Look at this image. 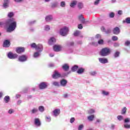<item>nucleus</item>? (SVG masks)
<instances>
[{"label": "nucleus", "mask_w": 130, "mask_h": 130, "mask_svg": "<svg viewBox=\"0 0 130 130\" xmlns=\"http://www.w3.org/2000/svg\"><path fill=\"white\" fill-rule=\"evenodd\" d=\"M89 75H90V76H95L97 75V72L91 71V72H89Z\"/></svg>", "instance_id": "obj_42"}, {"label": "nucleus", "mask_w": 130, "mask_h": 130, "mask_svg": "<svg viewBox=\"0 0 130 130\" xmlns=\"http://www.w3.org/2000/svg\"><path fill=\"white\" fill-rule=\"evenodd\" d=\"M74 121H75V118H71L70 119V122L71 123H73V122H74Z\"/></svg>", "instance_id": "obj_64"}, {"label": "nucleus", "mask_w": 130, "mask_h": 130, "mask_svg": "<svg viewBox=\"0 0 130 130\" xmlns=\"http://www.w3.org/2000/svg\"><path fill=\"white\" fill-rule=\"evenodd\" d=\"M111 32V30L110 28L107 29V30L106 29V30L105 31L106 34H110Z\"/></svg>", "instance_id": "obj_52"}, {"label": "nucleus", "mask_w": 130, "mask_h": 130, "mask_svg": "<svg viewBox=\"0 0 130 130\" xmlns=\"http://www.w3.org/2000/svg\"><path fill=\"white\" fill-rule=\"evenodd\" d=\"M58 5V3L57 2H54L51 4V8L54 9L57 7V5Z\"/></svg>", "instance_id": "obj_32"}, {"label": "nucleus", "mask_w": 130, "mask_h": 130, "mask_svg": "<svg viewBox=\"0 0 130 130\" xmlns=\"http://www.w3.org/2000/svg\"><path fill=\"white\" fill-rule=\"evenodd\" d=\"M7 56L10 59H16V58L18 57V54L12 52H9L8 53Z\"/></svg>", "instance_id": "obj_6"}, {"label": "nucleus", "mask_w": 130, "mask_h": 130, "mask_svg": "<svg viewBox=\"0 0 130 130\" xmlns=\"http://www.w3.org/2000/svg\"><path fill=\"white\" fill-rule=\"evenodd\" d=\"M27 60L28 56L26 55H21L18 57V60L20 62H25V61H27Z\"/></svg>", "instance_id": "obj_7"}, {"label": "nucleus", "mask_w": 130, "mask_h": 130, "mask_svg": "<svg viewBox=\"0 0 130 130\" xmlns=\"http://www.w3.org/2000/svg\"><path fill=\"white\" fill-rule=\"evenodd\" d=\"M34 124L37 127H40V126H41V121H40V119H39V118H35Z\"/></svg>", "instance_id": "obj_8"}, {"label": "nucleus", "mask_w": 130, "mask_h": 130, "mask_svg": "<svg viewBox=\"0 0 130 130\" xmlns=\"http://www.w3.org/2000/svg\"><path fill=\"white\" fill-rule=\"evenodd\" d=\"M63 98H65L66 99H67V98H69V94L68 93H65L63 95Z\"/></svg>", "instance_id": "obj_62"}, {"label": "nucleus", "mask_w": 130, "mask_h": 130, "mask_svg": "<svg viewBox=\"0 0 130 130\" xmlns=\"http://www.w3.org/2000/svg\"><path fill=\"white\" fill-rule=\"evenodd\" d=\"M8 26L7 31V32H11L15 31L17 28V21L14 18L7 19L5 22H0V27L3 26Z\"/></svg>", "instance_id": "obj_1"}, {"label": "nucleus", "mask_w": 130, "mask_h": 130, "mask_svg": "<svg viewBox=\"0 0 130 130\" xmlns=\"http://www.w3.org/2000/svg\"><path fill=\"white\" fill-rule=\"evenodd\" d=\"M101 93L103 96H109L110 92H109V91L103 90L101 91Z\"/></svg>", "instance_id": "obj_25"}, {"label": "nucleus", "mask_w": 130, "mask_h": 130, "mask_svg": "<svg viewBox=\"0 0 130 130\" xmlns=\"http://www.w3.org/2000/svg\"><path fill=\"white\" fill-rule=\"evenodd\" d=\"M111 53V51L110 50V49L109 48L105 47L101 50L100 54L102 56H107L109 55Z\"/></svg>", "instance_id": "obj_3"}, {"label": "nucleus", "mask_w": 130, "mask_h": 130, "mask_svg": "<svg viewBox=\"0 0 130 130\" xmlns=\"http://www.w3.org/2000/svg\"><path fill=\"white\" fill-rule=\"evenodd\" d=\"M14 110L10 109L8 111V113H9V114H12V113H14Z\"/></svg>", "instance_id": "obj_57"}, {"label": "nucleus", "mask_w": 130, "mask_h": 130, "mask_svg": "<svg viewBox=\"0 0 130 130\" xmlns=\"http://www.w3.org/2000/svg\"><path fill=\"white\" fill-rule=\"evenodd\" d=\"M60 7L62 8H64L66 7V2L62 1L60 2Z\"/></svg>", "instance_id": "obj_43"}, {"label": "nucleus", "mask_w": 130, "mask_h": 130, "mask_svg": "<svg viewBox=\"0 0 130 130\" xmlns=\"http://www.w3.org/2000/svg\"><path fill=\"white\" fill-rule=\"evenodd\" d=\"M45 31H49L50 30V26L49 25H46L44 26Z\"/></svg>", "instance_id": "obj_39"}, {"label": "nucleus", "mask_w": 130, "mask_h": 130, "mask_svg": "<svg viewBox=\"0 0 130 130\" xmlns=\"http://www.w3.org/2000/svg\"><path fill=\"white\" fill-rule=\"evenodd\" d=\"M99 3H100V0H95V1L94 3V5L95 6H97L99 4Z\"/></svg>", "instance_id": "obj_56"}, {"label": "nucleus", "mask_w": 130, "mask_h": 130, "mask_svg": "<svg viewBox=\"0 0 130 130\" xmlns=\"http://www.w3.org/2000/svg\"><path fill=\"white\" fill-rule=\"evenodd\" d=\"M53 116L54 117H57L58 115L60 114V109H55L53 111Z\"/></svg>", "instance_id": "obj_9"}, {"label": "nucleus", "mask_w": 130, "mask_h": 130, "mask_svg": "<svg viewBox=\"0 0 130 130\" xmlns=\"http://www.w3.org/2000/svg\"><path fill=\"white\" fill-rule=\"evenodd\" d=\"M30 47L31 48H35L36 51L39 52L41 53L42 51H43V45H42L41 44L36 45V43H34L30 44Z\"/></svg>", "instance_id": "obj_2"}, {"label": "nucleus", "mask_w": 130, "mask_h": 130, "mask_svg": "<svg viewBox=\"0 0 130 130\" xmlns=\"http://www.w3.org/2000/svg\"><path fill=\"white\" fill-rule=\"evenodd\" d=\"M55 42H56V40L54 38H51L48 41V44L50 45H53Z\"/></svg>", "instance_id": "obj_21"}, {"label": "nucleus", "mask_w": 130, "mask_h": 130, "mask_svg": "<svg viewBox=\"0 0 130 130\" xmlns=\"http://www.w3.org/2000/svg\"><path fill=\"white\" fill-rule=\"evenodd\" d=\"M10 45H11V44L9 40H6L4 42L3 47H10Z\"/></svg>", "instance_id": "obj_22"}, {"label": "nucleus", "mask_w": 130, "mask_h": 130, "mask_svg": "<svg viewBox=\"0 0 130 130\" xmlns=\"http://www.w3.org/2000/svg\"><path fill=\"white\" fill-rule=\"evenodd\" d=\"M59 33L61 36H67L69 33V27L64 26L61 28Z\"/></svg>", "instance_id": "obj_4"}, {"label": "nucleus", "mask_w": 130, "mask_h": 130, "mask_svg": "<svg viewBox=\"0 0 130 130\" xmlns=\"http://www.w3.org/2000/svg\"><path fill=\"white\" fill-rule=\"evenodd\" d=\"M60 77H61V75L56 71H55L52 75L53 79H58L59 78H60Z\"/></svg>", "instance_id": "obj_11"}, {"label": "nucleus", "mask_w": 130, "mask_h": 130, "mask_svg": "<svg viewBox=\"0 0 130 130\" xmlns=\"http://www.w3.org/2000/svg\"><path fill=\"white\" fill-rule=\"evenodd\" d=\"M79 21L82 23V24H86L87 23V21H86V19H85V18H84V16L83 15L81 14L80 15L78 16V17Z\"/></svg>", "instance_id": "obj_10"}, {"label": "nucleus", "mask_w": 130, "mask_h": 130, "mask_svg": "<svg viewBox=\"0 0 130 130\" xmlns=\"http://www.w3.org/2000/svg\"><path fill=\"white\" fill-rule=\"evenodd\" d=\"M123 126L124 128H126L127 129H128V128H130V124L127 123H124L123 124Z\"/></svg>", "instance_id": "obj_37"}, {"label": "nucleus", "mask_w": 130, "mask_h": 130, "mask_svg": "<svg viewBox=\"0 0 130 130\" xmlns=\"http://www.w3.org/2000/svg\"><path fill=\"white\" fill-rule=\"evenodd\" d=\"M4 101L5 103H9L10 102V96L9 95L6 96L4 98Z\"/></svg>", "instance_id": "obj_34"}, {"label": "nucleus", "mask_w": 130, "mask_h": 130, "mask_svg": "<svg viewBox=\"0 0 130 130\" xmlns=\"http://www.w3.org/2000/svg\"><path fill=\"white\" fill-rule=\"evenodd\" d=\"M95 38L96 39H101V35L98 34L95 36Z\"/></svg>", "instance_id": "obj_59"}, {"label": "nucleus", "mask_w": 130, "mask_h": 130, "mask_svg": "<svg viewBox=\"0 0 130 130\" xmlns=\"http://www.w3.org/2000/svg\"><path fill=\"white\" fill-rule=\"evenodd\" d=\"M117 118L119 121H121V120H123V116L122 115H118L117 116Z\"/></svg>", "instance_id": "obj_40"}, {"label": "nucleus", "mask_w": 130, "mask_h": 130, "mask_svg": "<svg viewBox=\"0 0 130 130\" xmlns=\"http://www.w3.org/2000/svg\"><path fill=\"white\" fill-rule=\"evenodd\" d=\"M113 32L114 34H115V35H118V34L120 33V30L119 29V27H115L113 30Z\"/></svg>", "instance_id": "obj_20"}, {"label": "nucleus", "mask_w": 130, "mask_h": 130, "mask_svg": "<svg viewBox=\"0 0 130 130\" xmlns=\"http://www.w3.org/2000/svg\"><path fill=\"white\" fill-rule=\"evenodd\" d=\"M114 15H115V14H114V13H113V12H111L109 14L110 18H114Z\"/></svg>", "instance_id": "obj_53"}, {"label": "nucleus", "mask_w": 130, "mask_h": 130, "mask_svg": "<svg viewBox=\"0 0 130 130\" xmlns=\"http://www.w3.org/2000/svg\"><path fill=\"white\" fill-rule=\"evenodd\" d=\"M14 2H15V3H23V2H24L25 0H14Z\"/></svg>", "instance_id": "obj_58"}, {"label": "nucleus", "mask_w": 130, "mask_h": 130, "mask_svg": "<svg viewBox=\"0 0 130 130\" xmlns=\"http://www.w3.org/2000/svg\"><path fill=\"white\" fill-rule=\"evenodd\" d=\"M9 4H10L9 0H4V3L3 5L4 9H8L9 7Z\"/></svg>", "instance_id": "obj_18"}, {"label": "nucleus", "mask_w": 130, "mask_h": 130, "mask_svg": "<svg viewBox=\"0 0 130 130\" xmlns=\"http://www.w3.org/2000/svg\"><path fill=\"white\" fill-rule=\"evenodd\" d=\"M83 128H84V125L83 124H80L78 128V130H82Z\"/></svg>", "instance_id": "obj_50"}, {"label": "nucleus", "mask_w": 130, "mask_h": 130, "mask_svg": "<svg viewBox=\"0 0 130 130\" xmlns=\"http://www.w3.org/2000/svg\"><path fill=\"white\" fill-rule=\"evenodd\" d=\"M48 86H49V84L48 83L43 82L40 83L39 87L41 90H44V89L47 88Z\"/></svg>", "instance_id": "obj_5"}, {"label": "nucleus", "mask_w": 130, "mask_h": 130, "mask_svg": "<svg viewBox=\"0 0 130 130\" xmlns=\"http://www.w3.org/2000/svg\"><path fill=\"white\" fill-rule=\"evenodd\" d=\"M46 121H48V122H50L51 121V117L50 116H46Z\"/></svg>", "instance_id": "obj_44"}, {"label": "nucleus", "mask_w": 130, "mask_h": 130, "mask_svg": "<svg viewBox=\"0 0 130 130\" xmlns=\"http://www.w3.org/2000/svg\"><path fill=\"white\" fill-rule=\"evenodd\" d=\"M103 43H104V41H103V40H100L98 41V44H100V45L103 44Z\"/></svg>", "instance_id": "obj_54"}, {"label": "nucleus", "mask_w": 130, "mask_h": 130, "mask_svg": "<svg viewBox=\"0 0 130 130\" xmlns=\"http://www.w3.org/2000/svg\"><path fill=\"white\" fill-rule=\"evenodd\" d=\"M88 114H93V113H95V110L93 109H90L87 111Z\"/></svg>", "instance_id": "obj_36"}, {"label": "nucleus", "mask_w": 130, "mask_h": 130, "mask_svg": "<svg viewBox=\"0 0 130 130\" xmlns=\"http://www.w3.org/2000/svg\"><path fill=\"white\" fill-rule=\"evenodd\" d=\"M90 45H92L93 46H98V43L96 42H93L90 43Z\"/></svg>", "instance_id": "obj_45"}, {"label": "nucleus", "mask_w": 130, "mask_h": 130, "mask_svg": "<svg viewBox=\"0 0 130 130\" xmlns=\"http://www.w3.org/2000/svg\"><path fill=\"white\" fill-rule=\"evenodd\" d=\"M129 121H130V119L128 118L125 119L124 120V123H127V122H129Z\"/></svg>", "instance_id": "obj_55"}, {"label": "nucleus", "mask_w": 130, "mask_h": 130, "mask_svg": "<svg viewBox=\"0 0 130 130\" xmlns=\"http://www.w3.org/2000/svg\"><path fill=\"white\" fill-rule=\"evenodd\" d=\"M77 5H78V1L77 0H74L71 2L70 4V7L74 9L76 8V6H77Z\"/></svg>", "instance_id": "obj_14"}, {"label": "nucleus", "mask_w": 130, "mask_h": 130, "mask_svg": "<svg viewBox=\"0 0 130 130\" xmlns=\"http://www.w3.org/2000/svg\"><path fill=\"white\" fill-rule=\"evenodd\" d=\"M52 85H53V86H55V87H59L60 86L59 82L57 81H53L52 83Z\"/></svg>", "instance_id": "obj_31"}, {"label": "nucleus", "mask_w": 130, "mask_h": 130, "mask_svg": "<svg viewBox=\"0 0 130 130\" xmlns=\"http://www.w3.org/2000/svg\"><path fill=\"white\" fill-rule=\"evenodd\" d=\"M77 73L79 75H82V74H84V73H85V69L83 68H80L78 69V70L77 71Z\"/></svg>", "instance_id": "obj_23"}, {"label": "nucleus", "mask_w": 130, "mask_h": 130, "mask_svg": "<svg viewBox=\"0 0 130 130\" xmlns=\"http://www.w3.org/2000/svg\"><path fill=\"white\" fill-rule=\"evenodd\" d=\"M62 68L66 72H68V71H69V70H70V66H69V64H64L62 66Z\"/></svg>", "instance_id": "obj_24"}, {"label": "nucleus", "mask_w": 130, "mask_h": 130, "mask_svg": "<svg viewBox=\"0 0 130 130\" xmlns=\"http://www.w3.org/2000/svg\"><path fill=\"white\" fill-rule=\"evenodd\" d=\"M16 51L17 53H22V52H24L25 51V48L24 47H18L16 49Z\"/></svg>", "instance_id": "obj_19"}, {"label": "nucleus", "mask_w": 130, "mask_h": 130, "mask_svg": "<svg viewBox=\"0 0 130 130\" xmlns=\"http://www.w3.org/2000/svg\"><path fill=\"white\" fill-rule=\"evenodd\" d=\"M61 48H62V47L60 45H55L53 46L54 51H56V52H58V51H60V50H61Z\"/></svg>", "instance_id": "obj_16"}, {"label": "nucleus", "mask_w": 130, "mask_h": 130, "mask_svg": "<svg viewBox=\"0 0 130 130\" xmlns=\"http://www.w3.org/2000/svg\"><path fill=\"white\" fill-rule=\"evenodd\" d=\"M119 54H120V53L118 51H116L114 54V57L115 58H116L119 56Z\"/></svg>", "instance_id": "obj_41"}, {"label": "nucleus", "mask_w": 130, "mask_h": 130, "mask_svg": "<svg viewBox=\"0 0 130 130\" xmlns=\"http://www.w3.org/2000/svg\"><path fill=\"white\" fill-rule=\"evenodd\" d=\"M30 112L32 114H35V113H37V112H38V109H37V108H33L30 110Z\"/></svg>", "instance_id": "obj_29"}, {"label": "nucleus", "mask_w": 130, "mask_h": 130, "mask_svg": "<svg viewBox=\"0 0 130 130\" xmlns=\"http://www.w3.org/2000/svg\"><path fill=\"white\" fill-rule=\"evenodd\" d=\"M40 55H41V52L36 51V52L34 54V57H35V58H37L39 57Z\"/></svg>", "instance_id": "obj_26"}, {"label": "nucleus", "mask_w": 130, "mask_h": 130, "mask_svg": "<svg viewBox=\"0 0 130 130\" xmlns=\"http://www.w3.org/2000/svg\"><path fill=\"white\" fill-rule=\"evenodd\" d=\"M115 128V125L114 124H112L111 125V129H114Z\"/></svg>", "instance_id": "obj_63"}, {"label": "nucleus", "mask_w": 130, "mask_h": 130, "mask_svg": "<svg viewBox=\"0 0 130 130\" xmlns=\"http://www.w3.org/2000/svg\"><path fill=\"white\" fill-rule=\"evenodd\" d=\"M99 61L103 64H105V63H108V59L105 58H99Z\"/></svg>", "instance_id": "obj_17"}, {"label": "nucleus", "mask_w": 130, "mask_h": 130, "mask_svg": "<svg viewBox=\"0 0 130 130\" xmlns=\"http://www.w3.org/2000/svg\"><path fill=\"white\" fill-rule=\"evenodd\" d=\"M125 46H129L130 45V41H126L124 43Z\"/></svg>", "instance_id": "obj_46"}, {"label": "nucleus", "mask_w": 130, "mask_h": 130, "mask_svg": "<svg viewBox=\"0 0 130 130\" xmlns=\"http://www.w3.org/2000/svg\"><path fill=\"white\" fill-rule=\"evenodd\" d=\"M36 23V20H32L28 22L29 25H34V24H35Z\"/></svg>", "instance_id": "obj_51"}, {"label": "nucleus", "mask_w": 130, "mask_h": 130, "mask_svg": "<svg viewBox=\"0 0 130 130\" xmlns=\"http://www.w3.org/2000/svg\"><path fill=\"white\" fill-rule=\"evenodd\" d=\"M126 110H127V109L126 107H124L122 109L121 111V114L124 115L125 113H126Z\"/></svg>", "instance_id": "obj_33"}, {"label": "nucleus", "mask_w": 130, "mask_h": 130, "mask_svg": "<svg viewBox=\"0 0 130 130\" xmlns=\"http://www.w3.org/2000/svg\"><path fill=\"white\" fill-rule=\"evenodd\" d=\"M49 68H53L54 67V64L53 63H50L48 64Z\"/></svg>", "instance_id": "obj_60"}, {"label": "nucleus", "mask_w": 130, "mask_h": 130, "mask_svg": "<svg viewBox=\"0 0 130 130\" xmlns=\"http://www.w3.org/2000/svg\"><path fill=\"white\" fill-rule=\"evenodd\" d=\"M67 45L70 47L71 46H74V42H70L68 43Z\"/></svg>", "instance_id": "obj_48"}, {"label": "nucleus", "mask_w": 130, "mask_h": 130, "mask_svg": "<svg viewBox=\"0 0 130 130\" xmlns=\"http://www.w3.org/2000/svg\"><path fill=\"white\" fill-rule=\"evenodd\" d=\"M45 20L47 23H49L53 20V16L52 15H49L46 16Z\"/></svg>", "instance_id": "obj_13"}, {"label": "nucleus", "mask_w": 130, "mask_h": 130, "mask_svg": "<svg viewBox=\"0 0 130 130\" xmlns=\"http://www.w3.org/2000/svg\"><path fill=\"white\" fill-rule=\"evenodd\" d=\"M94 118H95V116L94 115H91L87 117V119L89 121H93V120H94Z\"/></svg>", "instance_id": "obj_30"}, {"label": "nucleus", "mask_w": 130, "mask_h": 130, "mask_svg": "<svg viewBox=\"0 0 130 130\" xmlns=\"http://www.w3.org/2000/svg\"><path fill=\"white\" fill-rule=\"evenodd\" d=\"M77 7L78 10H83L85 8V6L84 5V3L82 2H77Z\"/></svg>", "instance_id": "obj_12"}, {"label": "nucleus", "mask_w": 130, "mask_h": 130, "mask_svg": "<svg viewBox=\"0 0 130 130\" xmlns=\"http://www.w3.org/2000/svg\"><path fill=\"white\" fill-rule=\"evenodd\" d=\"M15 15V14L14 12H9L8 14V18H13V17Z\"/></svg>", "instance_id": "obj_38"}, {"label": "nucleus", "mask_w": 130, "mask_h": 130, "mask_svg": "<svg viewBox=\"0 0 130 130\" xmlns=\"http://www.w3.org/2000/svg\"><path fill=\"white\" fill-rule=\"evenodd\" d=\"M112 39L113 41H116L118 40V38L117 36H114L112 37Z\"/></svg>", "instance_id": "obj_49"}, {"label": "nucleus", "mask_w": 130, "mask_h": 130, "mask_svg": "<svg viewBox=\"0 0 130 130\" xmlns=\"http://www.w3.org/2000/svg\"><path fill=\"white\" fill-rule=\"evenodd\" d=\"M78 28L80 29H83V25L82 24H78Z\"/></svg>", "instance_id": "obj_61"}, {"label": "nucleus", "mask_w": 130, "mask_h": 130, "mask_svg": "<svg viewBox=\"0 0 130 130\" xmlns=\"http://www.w3.org/2000/svg\"><path fill=\"white\" fill-rule=\"evenodd\" d=\"M123 23H126V24H130V17L126 18L125 20L123 21Z\"/></svg>", "instance_id": "obj_35"}, {"label": "nucleus", "mask_w": 130, "mask_h": 130, "mask_svg": "<svg viewBox=\"0 0 130 130\" xmlns=\"http://www.w3.org/2000/svg\"><path fill=\"white\" fill-rule=\"evenodd\" d=\"M38 110L39 111H40V112H41L42 113L45 111V108H44V106H39Z\"/></svg>", "instance_id": "obj_27"}, {"label": "nucleus", "mask_w": 130, "mask_h": 130, "mask_svg": "<svg viewBox=\"0 0 130 130\" xmlns=\"http://www.w3.org/2000/svg\"><path fill=\"white\" fill-rule=\"evenodd\" d=\"M68 81L66 79H62L60 81V86L61 87H67Z\"/></svg>", "instance_id": "obj_15"}, {"label": "nucleus", "mask_w": 130, "mask_h": 130, "mask_svg": "<svg viewBox=\"0 0 130 130\" xmlns=\"http://www.w3.org/2000/svg\"><path fill=\"white\" fill-rule=\"evenodd\" d=\"M79 69V66L77 65H74L71 68L72 72H77L78 69Z\"/></svg>", "instance_id": "obj_28"}, {"label": "nucleus", "mask_w": 130, "mask_h": 130, "mask_svg": "<svg viewBox=\"0 0 130 130\" xmlns=\"http://www.w3.org/2000/svg\"><path fill=\"white\" fill-rule=\"evenodd\" d=\"M79 34H80V31L79 30H76L74 33V36H79Z\"/></svg>", "instance_id": "obj_47"}]
</instances>
